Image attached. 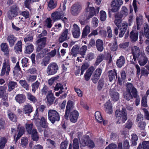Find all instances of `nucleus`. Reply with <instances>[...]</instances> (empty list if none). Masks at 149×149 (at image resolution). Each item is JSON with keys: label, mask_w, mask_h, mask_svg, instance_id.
I'll return each instance as SVG.
<instances>
[{"label": "nucleus", "mask_w": 149, "mask_h": 149, "mask_svg": "<svg viewBox=\"0 0 149 149\" xmlns=\"http://www.w3.org/2000/svg\"><path fill=\"white\" fill-rule=\"evenodd\" d=\"M124 98L127 100L129 101L132 98L130 92L126 91L123 94Z\"/></svg>", "instance_id": "obj_49"}, {"label": "nucleus", "mask_w": 149, "mask_h": 149, "mask_svg": "<svg viewBox=\"0 0 149 149\" xmlns=\"http://www.w3.org/2000/svg\"><path fill=\"white\" fill-rule=\"evenodd\" d=\"M7 142V139L4 137L0 138V149H3Z\"/></svg>", "instance_id": "obj_38"}, {"label": "nucleus", "mask_w": 149, "mask_h": 149, "mask_svg": "<svg viewBox=\"0 0 149 149\" xmlns=\"http://www.w3.org/2000/svg\"><path fill=\"white\" fill-rule=\"evenodd\" d=\"M105 111L108 113H111L112 112L111 104L109 101L106 102L104 105Z\"/></svg>", "instance_id": "obj_34"}, {"label": "nucleus", "mask_w": 149, "mask_h": 149, "mask_svg": "<svg viewBox=\"0 0 149 149\" xmlns=\"http://www.w3.org/2000/svg\"><path fill=\"white\" fill-rule=\"evenodd\" d=\"M104 58V55L102 54H100L97 58L95 65L96 66L98 65L103 60Z\"/></svg>", "instance_id": "obj_43"}, {"label": "nucleus", "mask_w": 149, "mask_h": 149, "mask_svg": "<svg viewBox=\"0 0 149 149\" xmlns=\"http://www.w3.org/2000/svg\"><path fill=\"white\" fill-rule=\"evenodd\" d=\"M59 78L58 76H56V77H52L49 79L48 80V83L50 86H51L52 85L54 81L58 79Z\"/></svg>", "instance_id": "obj_62"}, {"label": "nucleus", "mask_w": 149, "mask_h": 149, "mask_svg": "<svg viewBox=\"0 0 149 149\" xmlns=\"http://www.w3.org/2000/svg\"><path fill=\"white\" fill-rule=\"evenodd\" d=\"M102 72V70L100 68H98L96 69L93 73V75L95 77H100Z\"/></svg>", "instance_id": "obj_58"}, {"label": "nucleus", "mask_w": 149, "mask_h": 149, "mask_svg": "<svg viewBox=\"0 0 149 149\" xmlns=\"http://www.w3.org/2000/svg\"><path fill=\"white\" fill-rule=\"evenodd\" d=\"M46 37H43L38 39L36 41L38 47L37 48L43 49L46 45Z\"/></svg>", "instance_id": "obj_18"}, {"label": "nucleus", "mask_w": 149, "mask_h": 149, "mask_svg": "<svg viewBox=\"0 0 149 149\" xmlns=\"http://www.w3.org/2000/svg\"><path fill=\"white\" fill-rule=\"evenodd\" d=\"M15 100L19 103L21 104L24 103L25 101L26 97L25 95L23 94H18L16 96Z\"/></svg>", "instance_id": "obj_24"}, {"label": "nucleus", "mask_w": 149, "mask_h": 149, "mask_svg": "<svg viewBox=\"0 0 149 149\" xmlns=\"http://www.w3.org/2000/svg\"><path fill=\"white\" fill-rule=\"evenodd\" d=\"M103 42L101 39H97L96 41V46L97 50L100 52H102L104 49Z\"/></svg>", "instance_id": "obj_26"}, {"label": "nucleus", "mask_w": 149, "mask_h": 149, "mask_svg": "<svg viewBox=\"0 0 149 149\" xmlns=\"http://www.w3.org/2000/svg\"><path fill=\"white\" fill-rule=\"evenodd\" d=\"M54 88L55 91H58L59 89H60V91H62L64 89L63 85L60 83H57Z\"/></svg>", "instance_id": "obj_64"}, {"label": "nucleus", "mask_w": 149, "mask_h": 149, "mask_svg": "<svg viewBox=\"0 0 149 149\" xmlns=\"http://www.w3.org/2000/svg\"><path fill=\"white\" fill-rule=\"evenodd\" d=\"M48 117L49 120L52 123L56 121L60 120V116L58 112L54 110H49L48 112Z\"/></svg>", "instance_id": "obj_7"}, {"label": "nucleus", "mask_w": 149, "mask_h": 149, "mask_svg": "<svg viewBox=\"0 0 149 149\" xmlns=\"http://www.w3.org/2000/svg\"><path fill=\"white\" fill-rule=\"evenodd\" d=\"M38 112L34 114L35 123L38 128L42 127L47 128L48 126V124L46 118L43 116L41 117L40 118H38Z\"/></svg>", "instance_id": "obj_1"}, {"label": "nucleus", "mask_w": 149, "mask_h": 149, "mask_svg": "<svg viewBox=\"0 0 149 149\" xmlns=\"http://www.w3.org/2000/svg\"><path fill=\"white\" fill-rule=\"evenodd\" d=\"M31 134V137L33 141H37L38 140L39 137L36 129H33L32 133Z\"/></svg>", "instance_id": "obj_42"}, {"label": "nucleus", "mask_w": 149, "mask_h": 149, "mask_svg": "<svg viewBox=\"0 0 149 149\" xmlns=\"http://www.w3.org/2000/svg\"><path fill=\"white\" fill-rule=\"evenodd\" d=\"M28 59L24 57L22 60V66L23 68L27 67L29 66Z\"/></svg>", "instance_id": "obj_51"}, {"label": "nucleus", "mask_w": 149, "mask_h": 149, "mask_svg": "<svg viewBox=\"0 0 149 149\" xmlns=\"http://www.w3.org/2000/svg\"><path fill=\"white\" fill-rule=\"evenodd\" d=\"M47 101L49 105L53 104L54 101L55 99L54 94L52 92L51 90L48 91L46 97Z\"/></svg>", "instance_id": "obj_17"}, {"label": "nucleus", "mask_w": 149, "mask_h": 149, "mask_svg": "<svg viewBox=\"0 0 149 149\" xmlns=\"http://www.w3.org/2000/svg\"><path fill=\"white\" fill-rule=\"evenodd\" d=\"M26 97L28 100L33 103H35L37 102V99L36 97L33 95L31 93L27 92L26 93Z\"/></svg>", "instance_id": "obj_32"}, {"label": "nucleus", "mask_w": 149, "mask_h": 149, "mask_svg": "<svg viewBox=\"0 0 149 149\" xmlns=\"http://www.w3.org/2000/svg\"><path fill=\"white\" fill-rule=\"evenodd\" d=\"M94 70L95 68L93 67H91L87 70L84 75L85 79L86 81H88L89 79Z\"/></svg>", "instance_id": "obj_27"}, {"label": "nucleus", "mask_w": 149, "mask_h": 149, "mask_svg": "<svg viewBox=\"0 0 149 149\" xmlns=\"http://www.w3.org/2000/svg\"><path fill=\"white\" fill-rule=\"evenodd\" d=\"M95 117L96 120L99 123H101L103 121V119L99 111H97L95 113Z\"/></svg>", "instance_id": "obj_48"}, {"label": "nucleus", "mask_w": 149, "mask_h": 149, "mask_svg": "<svg viewBox=\"0 0 149 149\" xmlns=\"http://www.w3.org/2000/svg\"><path fill=\"white\" fill-rule=\"evenodd\" d=\"M50 58L49 56H46L42 60L41 64L42 66H46L49 63Z\"/></svg>", "instance_id": "obj_44"}, {"label": "nucleus", "mask_w": 149, "mask_h": 149, "mask_svg": "<svg viewBox=\"0 0 149 149\" xmlns=\"http://www.w3.org/2000/svg\"><path fill=\"white\" fill-rule=\"evenodd\" d=\"M109 80L110 81L117 79V75L116 70L115 69L108 71L107 73Z\"/></svg>", "instance_id": "obj_21"}, {"label": "nucleus", "mask_w": 149, "mask_h": 149, "mask_svg": "<svg viewBox=\"0 0 149 149\" xmlns=\"http://www.w3.org/2000/svg\"><path fill=\"white\" fill-rule=\"evenodd\" d=\"M132 49L133 56H130V58H132V60H130V61L132 64H134V62H135L136 59L138 58L141 55V52L139 47L136 46H134Z\"/></svg>", "instance_id": "obj_6"}, {"label": "nucleus", "mask_w": 149, "mask_h": 149, "mask_svg": "<svg viewBox=\"0 0 149 149\" xmlns=\"http://www.w3.org/2000/svg\"><path fill=\"white\" fill-rule=\"evenodd\" d=\"M10 69L9 62L8 61H6L5 60L3 64L1 76H3L5 73L6 75H8Z\"/></svg>", "instance_id": "obj_11"}, {"label": "nucleus", "mask_w": 149, "mask_h": 149, "mask_svg": "<svg viewBox=\"0 0 149 149\" xmlns=\"http://www.w3.org/2000/svg\"><path fill=\"white\" fill-rule=\"evenodd\" d=\"M115 115L118 120L116 122L117 124L120 123V122L119 121L120 120L123 123H124L127 119L126 110L124 108H123L121 111L119 110H116L115 112Z\"/></svg>", "instance_id": "obj_2"}, {"label": "nucleus", "mask_w": 149, "mask_h": 149, "mask_svg": "<svg viewBox=\"0 0 149 149\" xmlns=\"http://www.w3.org/2000/svg\"><path fill=\"white\" fill-rule=\"evenodd\" d=\"M135 67L136 69V74L138 76H139L140 74L141 76H147L149 74L148 71L145 68H141V69L138 65H135Z\"/></svg>", "instance_id": "obj_16"}, {"label": "nucleus", "mask_w": 149, "mask_h": 149, "mask_svg": "<svg viewBox=\"0 0 149 149\" xmlns=\"http://www.w3.org/2000/svg\"><path fill=\"white\" fill-rule=\"evenodd\" d=\"M139 59L138 63L142 66L144 65L147 63L148 59L145 55L141 54Z\"/></svg>", "instance_id": "obj_25"}, {"label": "nucleus", "mask_w": 149, "mask_h": 149, "mask_svg": "<svg viewBox=\"0 0 149 149\" xmlns=\"http://www.w3.org/2000/svg\"><path fill=\"white\" fill-rule=\"evenodd\" d=\"M7 88L6 86H0V98H1L3 101L8 100V94L6 91Z\"/></svg>", "instance_id": "obj_15"}, {"label": "nucleus", "mask_w": 149, "mask_h": 149, "mask_svg": "<svg viewBox=\"0 0 149 149\" xmlns=\"http://www.w3.org/2000/svg\"><path fill=\"white\" fill-rule=\"evenodd\" d=\"M50 18H47L45 21V23L47 27L48 28H50L52 27V19Z\"/></svg>", "instance_id": "obj_63"}, {"label": "nucleus", "mask_w": 149, "mask_h": 149, "mask_svg": "<svg viewBox=\"0 0 149 149\" xmlns=\"http://www.w3.org/2000/svg\"><path fill=\"white\" fill-rule=\"evenodd\" d=\"M97 89L98 90H101L103 88L104 85V81L103 78H101L98 82Z\"/></svg>", "instance_id": "obj_57"}, {"label": "nucleus", "mask_w": 149, "mask_h": 149, "mask_svg": "<svg viewBox=\"0 0 149 149\" xmlns=\"http://www.w3.org/2000/svg\"><path fill=\"white\" fill-rule=\"evenodd\" d=\"M24 110L25 113H30L33 111V107L31 105L27 103L24 106Z\"/></svg>", "instance_id": "obj_31"}, {"label": "nucleus", "mask_w": 149, "mask_h": 149, "mask_svg": "<svg viewBox=\"0 0 149 149\" xmlns=\"http://www.w3.org/2000/svg\"><path fill=\"white\" fill-rule=\"evenodd\" d=\"M132 145L133 146H135L137 144V141L138 139L137 136L135 134L132 135Z\"/></svg>", "instance_id": "obj_54"}, {"label": "nucleus", "mask_w": 149, "mask_h": 149, "mask_svg": "<svg viewBox=\"0 0 149 149\" xmlns=\"http://www.w3.org/2000/svg\"><path fill=\"white\" fill-rule=\"evenodd\" d=\"M42 49L39 48H37L36 50L37 53L36 56L37 58H41L43 57L50 50L49 49L46 48L43 49Z\"/></svg>", "instance_id": "obj_12"}, {"label": "nucleus", "mask_w": 149, "mask_h": 149, "mask_svg": "<svg viewBox=\"0 0 149 149\" xmlns=\"http://www.w3.org/2000/svg\"><path fill=\"white\" fill-rule=\"evenodd\" d=\"M123 4L122 0H112L111 2V5L112 8L111 11L116 12L119 9L120 6Z\"/></svg>", "instance_id": "obj_10"}, {"label": "nucleus", "mask_w": 149, "mask_h": 149, "mask_svg": "<svg viewBox=\"0 0 149 149\" xmlns=\"http://www.w3.org/2000/svg\"><path fill=\"white\" fill-rule=\"evenodd\" d=\"M40 83L38 81L32 84L31 86L32 88V91L33 93H35L36 89H38L40 85Z\"/></svg>", "instance_id": "obj_47"}, {"label": "nucleus", "mask_w": 149, "mask_h": 149, "mask_svg": "<svg viewBox=\"0 0 149 149\" xmlns=\"http://www.w3.org/2000/svg\"><path fill=\"white\" fill-rule=\"evenodd\" d=\"M128 9L125 6H123L120 13L116 14L115 15V18L121 19L125 17L128 14Z\"/></svg>", "instance_id": "obj_13"}, {"label": "nucleus", "mask_w": 149, "mask_h": 149, "mask_svg": "<svg viewBox=\"0 0 149 149\" xmlns=\"http://www.w3.org/2000/svg\"><path fill=\"white\" fill-rule=\"evenodd\" d=\"M110 95L112 100L114 101H117L119 99V94L116 91H111Z\"/></svg>", "instance_id": "obj_35"}, {"label": "nucleus", "mask_w": 149, "mask_h": 149, "mask_svg": "<svg viewBox=\"0 0 149 149\" xmlns=\"http://www.w3.org/2000/svg\"><path fill=\"white\" fill-rule=\"evenodd\" d=\"M89 137V136L87 135L83 136L79 141L80 145L84 147L87 146L88 145Z\"/></svg>", "instance_id": "obj_28"}, {"label": "nucleus", "mask_w": 149, "mask_h": 149, "mask_svg": "<svg viewBox=\"0 0 149 149\" xmlns=\"http://www.w3.org/2000/svg\"><path fill=\"white\" fill-rule=\"evenodd\" d=\"M72 33L74 38H77L80 35V32L79 27L76 24H74L72 30Z\"/></svg>", "instance_id": "obj_19"}, {"label": "nucleus", "mask_w": 149, "mask_h": 149, "mask_svg": "<svg viewBox=\"0 0 149 149\" xmlns=\"http://www.w3.org/2000/svg\"><path fill=\"white\" fill-rule=\"evenodd\" d=\"M19 12V9L16 5L11 6L7 13V16L10 20H12L17 16Z\"/></svg>", "instance_id": "obj_3"}, {"label": "nucleus", "mask_w": 149, "mask_h": 149, "mask_svg": "<svg viewBox=\"0 0 149 149\" xmlns=\"http://www.w3.org/2000/svg\"><path fill=\"white\" fill-rule=\"evenodd\" d=\"M26 130L29 134H31L32 133L33 131V123L26 124L25 125Z\"/></svg>", "instance_id": "obj_37"}, {"label": "nucleus", "mask_w": 149, "mask_h": 149, "mask_svg": "<svg viewBox=\"0 0 149 149\" xmlns=\"http://www.w3.org/2000/svg\"><path fill=\"white\" fill-rule=\"evenodd\" d=\"M73 147L74 149H79V143L78 139L75 138L73 141Z\"/></svg>", "instance_id": "obj_61"}, {"label": "nucleus", "mask_w": 149, "mask_h": 149, "mask_svg": "<svg viewBox=\"0 0 149 149\" xmlns=\"http://www.w3.org/2000/svg\"><path fill=\"white\" fill-rule=\"evenodd\" d=\"M73 106V102L72 101L70 100L68 101L66 110V118L68 117L69 113H70V110L72 108Z\"/></svg>", "instance_id": "obj_29"}, {"label": "nucleus", "mask_w": 149, "mask_h": 149, "mask_svg": "<svg viewBox=\"0 0 149 149\" xmlns=\"http://www.w3.org/2000/svg\"><path fill=\"white\" fill-rule=\"evenodd\" d=\"M79 113L77 111L74 110L70 113V121L72 123H75L77 120Z\"/></svg>", "instance_id": "obj_20"}, {"label": "nucleus", "mask_w": 149, "mask_h": 149, "mask_svg": "<svg viewBox=\"0 0 149 149\" xmlns=\"http://www.w3.org/2000/svg\"><path fill=\"white\" fill-rule=\"evenodd\" d=\"M125 62V59L124 57L121 56L117 60L116 64L118 68H120L124 65Z\"/></svg>", "instance_id": "obj_30"}, {"label": "nucleus", "mask_w": 149, "mask_h": 149, "mask_svg": "<svg viewBox=\"0 0 149 149\" xmlns=\"http://www.w3.org/2000/svg\"><path fill=\"white\" fill-rule=\"evenodd\" d=\"M1 50L5 52H9L8 47L6 43H3L1 45Z\"/></svg>", "instance_id": "obj_53"}, {"label": "nucleus", "mask_w": 149, "mask_h": 149, "mask_svg": "<svg viewBox=\"0 0 149 149\" xmlns=\"http://www.w3.org/2000/svg\"><path fill=\"white\" fill-rule=\"evenodd\" d=\"M90 27L87 25L84 28L82 33V36L83 38H85L90 33Z\"/></svg>", "instance_id": "obj_40"}, {"label": "nucleus", "mask_w": 149, "mask_h": 149, "mask_svg": "<svg viewBox=\"0 0 149 149\" xmlns=\"http://www.w3.org/2000/svg\"><path fill=\"white\" fill-rule=\"evenodd\" d=\"M144 32H140L139 38H141V35H143L147 38L149 39V25L147 23H145L143 25Z\"/></svg>", "instance_id": "obj_14"}, {"label": "nucleus", "mask_w": 149, "mask_h": 149, "mask_svg": "<svg viewBox=\"0 0 149 149\" xmlns=\"http://www.w3.org/2000/svg\"><path fill=\"white\" fill-rule=\"evenodd\" d=\"M87 49V47L86 45L83 46L80 48L79 54L82 56L83 57H84V55H85Z\"/></svg>", "instance_id": "obj_50"}, {"label": "nucleus", "mask_w": 149, "mask_h": 149, "mask_svg": "<svg viewBox=\"0 0 149 149\" xmlns=\"http://www.w3.org/2000/svg\"><path fill=\"white\" fill-rule=\"evenodd\" d=\"M48 6L50 9L54 8L57 6V3L53 0H50L48 3Z\"/></svg>", "instance_id": "obj_56"}, {"label": "nucleus", "mask_w": 149, "mask_h": 149, "mask_svg": "<svg viewBox=\"0 0 149 149\" xmlns=\"http://www.w3.org/2000/svg\"><path fill=\"white\" fill-rule=\"evenodd\" d=\"M146 125V123L145 121H140L138 123V127L141 130H144Z\"/></svg>", "instance_id": "obj_55"}, {"label": "nucleus", "mask_w": 149, "mask_h": 149, "mask_svg": "<svg viewBox=\"0 0 149 149\" xmlns=\"http://www.w3.org/2000/svg\"><path fill=\"white\" fill-rule=\"evenodd\" d=\"M136 20L137 26V28L138 30H139L140 29L139 26L143 22L142 16H140L139 17H137Z\"/></svg>", "instance_id": "obj_52"}, {"label": "nucleus", "mask_w": 149, "mask_h": 149, "mask_svg": "<svg viewBox=\"0 0 149 149\" xmlns=\"http://www.w3.org/2000/svg\"><path fill=\"white\" fill-rule=\"evenodd\" d=\"M33 46L31 44L25 47L24 52L26 54H30L33 51Z\"/></svg>", "instance_id": "obj_39"}, {"label": "nucleus", "mask_w": 149, "mask_h": 149, "mask_svg": "<svg viewBox=\"0 0 149 149\" xmlns=\"http://www.w3.org/2000/svg\"><path fill=\"white\" fill-rule=\"evenodd\" d=\"M19 83L26 90H29V85L25 80H20L19 81Z\"/></svg>", "instance_id": "obj_41"}, {"label": "nucleus", "mask_w": 149, "mask_h": 149, "mask_svg": "<svg viewBox=\"0 0 149 149\" xmlns=\"http://www.w3.org/2000/svg\"><path fill=\"white\" fill-rule=\"evenodd\" d=\"M14 49L15 52H22V42L21 40L18 41L15 44L14 47Z\"/></svg>", "instance_id": "obj_33"}, {"label": "nucleus", "mask_w": 149, "mask_h": 149, "mask_svg": "<svg viewBox=\"0 0 149 149\" xmlns=\"http://www.w3.org/2000/svg\"><path fill=\"white\" fill-rule=\"evenodd\" d=\"M8 91H11L13 90L17 86V82L14 81H10L8 84Z\"/></svg>", "instance_id": "obj_36"}, {"label": "nucleus", "mask_w": 149, "mask_h": 149, "mask_svg": "<svg viewBox=\"0 0 149 149\" xmlns=\"http://www.w3.org/2000/svg\"><path fill=\"white\" fill-rule=\"evenodd\" d=\"M100 18L101 20L104 21L106 19V14L105 11L102 10L100 12Z\"/></svg>", "instance_id": "obj_59"}, {"label": "nucleus", "mask_w": 149, "mask_h": 149, "mask_svg": "<svg viewBox=\"0 0 149 149\" xmlns=\"http://www.w3.org/2000/svg\"><path fill=\"white\" fill-rule=\"evenodd\" d=\"M7 40L8 42L10 47H13L17 40V38L13 35L10 34L7 38Z\"/></svg>", "instance_id": "obj_22"}, {"label": "nucleus", "mask_w": 149, "mask_h": 149, "mask_svg": "<svg viewBox=\"0 0 149 149\" xmlns=\"http://www.w3.org/2000/svg\"><path fill=\"white\" fill-rule=\"evenodd\" d=\"M8 115L10 120L14 122H16L17 121V117L13 113L9 112H8Z\"/></svg>", "instance_id": "obj_45"}, {"label": "nucleus", "mask_w": 149, "mask_h": 149, "mask_svg": "<svg viewBox=\"0 0 149 149\" xmlns=\"http://www.w3.org/2000/svg\"><path fill=\"white\" fill-rule=\"evenodd\" d=\"M139 32L135 30H132L130 33V37L131 40L132 42H135L138 40Z\"/></svg>", "instance_id": "obj_23"}, {"label": "nucleus", "mask_w": 149, "mask_h": 149, "mask_svg": "<svg viewBox=\"0 0 149 149\" xmlns=\"http://www.w3.org/2000/svg\"><path fill=\"white\" fill-rule=\"evenodd\" d=\"M65 3H64L63 6V10L56 11L52 14L51 18L54 22H55L62 18L64 16L65 10Z\"/></svg>", "instance_id": "obj_4"}, {"label": "nucleus", "mask_w": 149, "mask_h": 149, "mask_svg": "<svg viewBox=\"0 0 149 149\" xmlns=\"http://www.w3.org/2000/svg\"><path fill=\"white\" fill-rule=\"evenodd\" d=\"M21 144L23 147H26L28 143V139L26 137H22L21 139Z\"/></svg>", "instance_id": "obj_60"}, {"label": "nucleus", "mask_w": 149, "mask_h": 149, "mask_svg": "<svg viewBox=\"0 0 149 149\" xmlns=\"http://www.w3.org/2000/svg\"><path fill=\"white\" fill-rule=\"evenodd\" d=\"M90 3L88 2L87 3V7L86 8V19H89L92 17L96 13H98L99 10V8H97V10L95 11L94 7H89Z\"/></svg>", "instance_id": "obj_5"}, {"label": "nucleus", "mask_w": 149, "mask_h": 149, "mask_svg": "<svg viewBox=\"0 0 149 149\" xmlns=\"http://www.w3.org/2000/svg\"><path fill=\"white\" fill-rule=\"evenodd\" d=\"M58 69V67L57 64L55 63H52L47 66L46 72L48 75H53L57 72Z\"/></svg>", "instance_id": "obj_8"}, {"label": "nucleus", "mask_w": 149, "mask_h": 149, "mask_svg": "<svg viewBox=\"0 0 149 149\" xmlns=\"http://www.w3.org/2000/svg\"><path fill=\"white\" fill-rule=\"evenodd\" d=\"M82 9V6L79 3H75L72 5L71 8L70 12L74 16L78 15Z\"/></svg>", "instance_id": "obj_9"}, {"label": "nucleus", "mask_w": 149, "mask_h": 149, "mask_svg": "<svg viewBox=\"0 0 149 149\" xmlns=\"http://www.w3.org/2000/svg\"><path fill=\"white\" fill-rule=\"evenodd\" d=\"M79 47L77 45H76L73 46L71 50V52L72 53L73 55L75 56L76 54L79 53Z\"/></svg>", "instance_id": "obj_46"}]
</instances>
